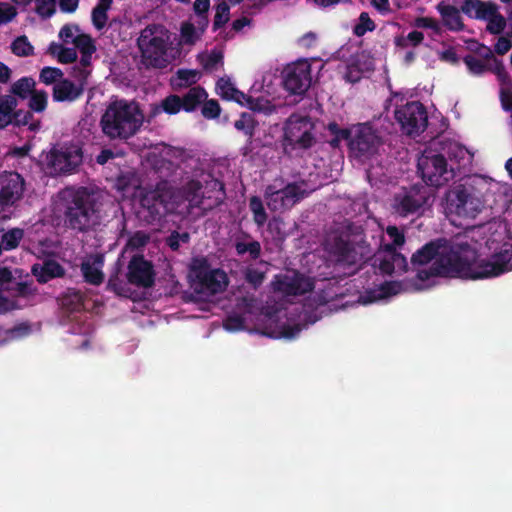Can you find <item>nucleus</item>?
Here are the masks:
<instances>
[{
	"label": "nucleus",
	"mask_w": 512,
	"mask_h": 512,
	"mask_svg": "<svg viewBox=\"0 0 512 512\" xmlns=\"http://www.w3.org/2000/svg\"><path fill=\"white\" fill-rule=\"evenodd\" d=\"M265 277V272L253 267H247L244 272L245 281L254 289H257L262 285Z\"/></svg>",
	"instance_id": "obj_50"
},
{
	"label": "nucleus",
	"mask_w": 512,
	"mask_h": 512,
	"mask_svg": "<svg viewBox=\"0 0 512 512\" xmlns=\"http://www.w3.org/2000/svg\"><path fill=\"white\" fill-rule=\"evenodd\" d=\"M257 122L255 121L254 117L250 113H242L234 123V127L238 130L244 133L245 136H247V144L242 148L243 155L247 156L251 152V144H252V138L255 133Z\"/></svg>",
	"instance_id": "obj_31"
},
{
	"label": "nucleus",
	"mask_w": 512,
	"mask_h": 512,
	"mask_svg": "<svg viewBox=\"0 0 512 512\" xmlns=\"http://www.w3.org/2000/svg\"><path fill=\"white\" fill-rule=\"evenodd\" d=\"M176 74L178 79L183 82L180 85L185 86L195 84L199 78L198 71L192 69H179Z\"/></svg>",
	"instance_id": "obj_55"
},
{
	"label": "nucleus",
	"mask_w": 512,
	"mask_h": 512,
	"mask_svg": "<svg viewBox=\"0 0 512 512\" xmlns=\"http://www.w3.org/2000/svg\"><path fill=\"white\" fill-rule=\"evenodd\" d=\"M18 105L17 99L12 95L0 96V129L6 128L13 122V112Z\"/></svg>",
	"instance_id": "obj_33"
},
{
	"label": "nucleus",
	"mask_w": 512,
	"mask_h": 512,
	"mask_svg": "<svg viewBox=\"0 0 512 512\" xmlns=\"http://www.w3.org/2000/svg\"><path fill=\"white\" fill-rule=\"evenodd\" d=\"M25 182L23 177L13 171L0 173V211L13 206L21 199Z\"/></svg>",
	"instance_id": "obj_20"
},
{
	"label": "nucleus",
	"mask_w": 512,
	"mask_h": 512,
	"mask_svg": "<svg viewBox=\"0 0 512 512\" xmlns=\"http://www.w3.org/2000/svg\"><path fill=\"white\" fill-rule=\"evenodd\" d=\"M77 60V52L74 48L61 47L58 52V61L62 64H71Z\"/></svg>",
	"instance_id": "obj_59"
},
{
	"label": "nucleus",
	"mask_w": 512,
	"mask_h": 512,
	"mask_svg": "<svg viewBox=\"0 0 512 512\" xmlns=\"http://www.w3.org/2000/svg\"><path fill=\"white\" fill-rule=\"evenodd\" d=\"M479 54L484 59L492 61V63L488 65V71L493 72L497 76L502 87H512V78L506 71L503 62L494 57L492 50L489 47L481 45Z\"/></svg>",
	"instance_id": "obj_28"
},
{
	"label": "nucleus",
	"mask_w": 512,
	"mask_h": 512,
	"mask_svg": "<svg viewBox=\"0 0 512 512\" xmlns=\"http://www.w3.org/2000/svg\"><path fill=\"white\" fill-rule=\"evenodd\" d=\"M207 98L208 93L199 85L189 88L182 96L170 94L162 99L159 104L150 105L148 121L150 122L163 112L168 115H175L181 110L187 113L194 112Z\"/></svg>",
	"instance_id": "obj_6"
},
{
	"label": "nucleus",
	"mask_w": 512,
	"mask_h": 512,
	"mask_svg": "<svg viewBox=\"0 0 512 512\" xmlns=\"http://www.w3.org/2000/svg\"><path fill=\"white\" fill-rule=\"evenodd\" d=\"M137 45L147 64L155 68L162 67L166 53V42L162 37L154 35V31L147 27L141 31Z\"/></svg>",
	"instance_id": "obj_18"
},
{
	"label": "nucleus",
	"mask_w": 512,
	"mask_h": 512,
	"mask_svg": "<svg viewBox=\"0 0 512 512\" xmlns=\"http://www.w3.org/2000/svg\"><path fill=\"white\" fill-rule=\"evenodd\" d=\"M235 89L229 78L221 77L216 83L217 93L224 100L230 101Z\"/></svg>",
	"instance_id": "obj_52"
},
{
	"label": "nucleus",
	"mask_w": 512,
	"mask_h": 512,
	"mask_svg": "<svg viewBox=\"0 0 512 512\" xmlns=\"http://www.w3.org/2000/svg\"><path fill=\"white\" fill-rule=\"evenodd\" d=\"M512 47L509 36H501L494 45V51L498 55L506 54Z\"/></svg>",
	"instance_id": "obj_62"
},
{
	"label": "nucleus",
	"mask_w": 512,
	"mask_h": 512,
	"mask_svg": "<svg viewBox=\"0 0 512 512\" xmlns=\"http://www.w3.org/2000/svg\"><path fill=\"white\" fill-rule=\"evenodd\" d=\"M48 102V94L44 90H34L29 96L28 106L31 111L41 113L45 111Z\"/></svg>",
	"instance_id": "obj_40"
},
{
	"label": "nucleus",
	"mask_w": 512,
	"mask_h": 512,
	"mask_svg": "<svg viewBox=\"0 0 512 512\" xmlns=\"http://www.w3.org/2000/svg\"><path fill=\"white\" fill-rule=\"evenodd\" d=\"M31 272L40 284H45L54 278H60L65 275L64 267L53 259H47L42 264H34Z\"/></svg>",
	"instance_id": "obj_26"
},
{
	"label": "nucleus",
	"mask_w": 512,
	"mask_h": 512,
	"mask_svg": "<svg viewBox=\"0 0 512 512\" xmlns=\"http://www.w3.org/2000/svg\"><path fill=\"white\" fill-rule=\"evenodd\" d=\"M61 79L63 72L59 68L47 66L40 71L39 80L46 85L55 84Z\"/></svg>",
	"instance_id": "obj_47"
},
{
	"label": "nucleus",
	"mask_w": 512,
	"mask_h": 512,
	"mask_svg": "<svg viewBox=\"0 0 512 512\" xmlns=\"http://www.w3.org/2000/svg\"><path fill=\"white\" fill-rule=\"evenodd\" d=\"M102 265V257L98 255L92 263L90 261H83L80 268L85 282L95 286L100 285L104 280V274L101 270Z\"/></svg>",
	"instance_id": "obj_30"
},
{
	"label": "nucleus",
	"mask_w": 512,
	"mask_h": 512,
	"mask_svg": "<svg viewBox=\"0 0 512 512\" xmlns=\"http://www.w3.org/2000/svg\"><path fill=\"white\" fill-rule=\"evenodd\" d=\"M469 245L452 244L445 238L432 240L418 249L411 257L413 266L428 264L431 260L442 258V255H463V251L468 250Z\"/></svg>",
	"instance_id": "obj_15"
},
{
	"label": "nucleus",
	"mask_w": 512,
	"mask_h": 512,
	"mask_svg": "<svg viewBox=\"0 0 512 512\" xmlns=\"http://www.w3.org/2000/svg\"><path fill=\"white\" fill-rule=\"evenodd\" d=\"M380 145L381 139L375 131L367 124H359L353 129L348 149L353 157L365 160L374 156Z\"/></svg>",
	"instance_id": "obj_14"
},
{
	"label": "nucleus",
	"mask_w": 512,
	"mask_h": 512,
	"mask_svg": "<svg viewBox=\"0 0 512 512\" xmlns=\"http://www.w3.org/2000/svg\"><path fill=\"white\" fill-rule=\"evenodd\" d=\"M16 9L11 5H0V24L8 23L16 16Z\"/></svg>",
	"instance_id": "obj_63"
},
{
	"label": "nucleus",
	"mask_w": 512,
	"mask_h": 512,
	"mask_svg": "<svg viewBox=\"0 0 512 512\" xmlns=\"http://www.w3.org/2000/svg\"><path fill=\"white\" fill-rule=\"evenodd\" d=\"M275 289L289 296L304 295L314 289V281L304 274L294 271L291 275L276 276Z\"/></svg>",
	"instance_id": "obj_23"
},
{
	"label": "nucleus",
	"mask_w": 512,
	"mask_h": 512,
	"mask_svg": "<svg viewBox=\"0 0 512 512\" xmlns=\"http://www.w3.org/2000/svg\"><path fill=\"white\" fill-rule=\"evenodd\" d=\"M415 26L418 28L431 29L435 33L441 32V27L439 22L432 17H418L415 20Z\"/></svg>",
	"instance_id": "obj_57"
},
{
	"label": "nucleus",
	"mask_w": 512,
	"mask_h": 512,
	"mask_svg": "<svg viewBox=\"0 0 512 512\" xmlns=\"http://www.w3.org/2000/svg\"><path fill=\"white\" fill-rule=\"evenodd\" d=\"M465 65L467 66L469 72L473 75L480 76L488 71V64H486L483 60L478 59L472 54H468L463 58Z\"/></svg>",
	"instance_id": "obj_44"
},
{
	"label": "nucleus",
	"mask_w": 512,
	"mask_h": 512,
	"mask_svg": "<svg viewBox=\"0 0 512 512\" xmlns=\"http://www.w3.org/2000/svg\"><path fill=\"white\" fill-rule=\"evenodd\" d=\"M200 107L201 114L205 119H216L220 116L221 107L215 99H206Z\"/></svg>",
	"instance_id": "obj_48"
},
{
	"label": "nucleus",
	"mask_w": 512,
	"mask_h": 512,
	"mask_svg": "<svg viewBox=\"0 0 512 512\" xmlns=\"http://www.w3.org/2000/svg\"><path fill=\"white\" fill-rule=\"evenodd\" d=\"M460 9L470 18L486 19L487 15L495 12V4L481 0H463Z\"/></svg>",
	"instance_id": "obj_29"
},
{
	"label": "nucleus",
	"mask_w": 512,
	"mask_h": 512,
	"mask_svg": "<svg viewBox=\"0 0 512 512\" xmlns=\"http://www.w3.org/2000/svg\"><path fill=\"white\" fill-rule=\"evenodd\" d=\"M249 208L253 213V220L258 227H261L267 221V213L262 200L258 196H252L249 200Z\"/></svg>",
	"instance_id": "obj_38"
},
{
	"label": "nucleus",
	"mask_w": 512,
	"mask_h": 512,
	"mask_svg": "<svg viewBox=\"0 0 512 512\" xmlns=\"http://www.w3.org/2000/svg\"><path fill=\"white\" fill-rule=\"evenodd\" d=\"M127 280L137 287L150 288L155 283V270L151 261L141 254L134 255L127 267Z\"/></svg>",
	"instance_id": "obj_21"
},
{
	"label": "nucleus",
	"mask_w": 512,
	"mask_h": 512,
	"mask_svg": "<svg viewBox=\"0 0 512 512\" xmlns=\"http://www.w3.org/2000/svg\"><path fill=\"white\" fill-rule=\"evenodd\" d=\"M469 258L464 255H442V258H436L432 266L427 269H419L416 273V280L422 282L417 286L423 289L430 284H424L435 277H459L467 279L469 275Z\"/></svg>",
	"instance_id": "obj_7"
},
{
	"label": "nucleus",
	"mask_w": 512,
	"mask_h": 512,
	"mask_svg": "<svg viewBox=\"0 0 512 512\" xmlns=\"http://www.w3.org/2000/svg\"><path fill=\"white\" fill-rule=\"evenodd\" d=\"M175 192L167 181L157 183L154 188H144L140 193L139 218L147 224L159 223L174 209Z\"/></svg>",
	"instance_id": "obj_3"
},
{
	"label": "nucleus",
	"mask_w": 512,
	"mask_h": 512,
	"mask_svg": "<svg viewBox=\"0 0 512 512\" xmlns=\"http://www.w3.org/2000/svg\"><path fill=\"white\" fill-rule=\"evenodd\" d=\"M469 275L467 279H483L498 276L512 270V248L505 245L503 249L492 255L491 260L472 263L469 259Z\"/></svg>",
	"instance_id": "obj_13"
},
{
	"label": "nucleus",
	"mask_w": 512,
	"mask_h": 512,
	"mask_svg": "<svg viewBox=\"0 0 512 512\" xmlns=\"http://www.w3.org/2000/svg\"><path fill=\"white\" fill-rule=\"evenodd\" d=\"M223 60V55L221 52L212 51L209 55H207L202 60V66L205 70H213L217 67L219 63Z\"/></svg>",
	"instance_id": "obj_58"
},
{
	"label": "nucleus",
	"mask_w": 512,
	"mask_h": 512,
	"mask_svg": "<svg viewBox=\"0 0 512 512\" xmlns=\"http://www.w3.org/2000/svg\"><path fill=\"white\" fill-rule=\"evenodd\" d=\"M199 180H189L181 188L180 193L191 208H200L204 212L221 206L226 198L224 183L216 178L206 181L205 189Z\"/></svg>",
	"instance_id": "obj_4"
},
{
	"label": "nucleus",
	"mask_w": 512,
	"mask_h": 512,
	"mask_svg": "<svg viewBox=\"0 0 512 512\" xmlns=\"http://www.w3.org/2000/svg\"><path fill=\"white\" fill-rule=\"evenodd\" d=\"M230 20V6L226 1H221L215 6V15L212 23V31L223 28Z\"/></svg>",
	"instance_id": "obj_36"
},
{
	"label": "nucleus",
	"mask_w": 512,
	"mask_h": 512,
	"mask_svg": "<svg viewBox=\"0 0 512 512\" xmlns=\"http://www.w3.org/2000/svg\"><path fill=\"white\" fill-rule=\"evenodd\" d=\"M330 254L335 260V266L347 271L345 275H352L357 270V263L361 260L354 244L349 237L336 236L333 238Z\"/></svg>",
	"instance_id": "obj_19"
},
{
	"label": "nucleus",
	"mask_w": 512,
	"mask_h": 512,
	"mask_svg": "<svg viewBox=\"0 0 512 512\" xmlns=\"http://www.w3.org/2000/svg\"><path fill=\"white\" fill-rule=\"evenodd\" d=\"M499 98L504 111H512V87H501Z\"/></svg>",
	"instance_id": "obj_61"
},
{
	"label": "nucleus",
	"mask_w": 512,
	"mask_h": 512,
	"mask_svg": "<svg viewBox=\"0 0 512 512\" xmlns=\"http://www.w3.org/2000/svg\"><path fill=\"white\" fill-rule=\"evenodd\" d=\"M33 119L32 111L14 110L13 122L15 126H25Z\"/></svg>",
	"instance_id": "obj_60"
},
{
	"label": "nucleus",
	"mask_w": 512,
	"mask_h": 512,
	"mask_svg": "<svg viewBox=\"0 0 512 512\" xmlns=\"http://www.w3.org/2000/svg\"><path fill=\"white\" fill-rule=\"evenodd\" d=\"M124 288L123 282L119 279L117 275L110 276L107 282V289L115 292L118 295H122Z\"/></svg>",
	"instance_id": "obj_64"
},
{
	"label": "nucleus",
	"mask_w": 512,
	"mask_h": 512,
	"mask_svg": "<svg viewBox=\"0 0 512 512\" xmlns=\"http://www.w3.org/2000/svg\"><path fill=\"white\" fill-rule=\"evenodd\" d=\"M386 233L392 240V243L386 245V250L392 252L397 246H402L405 243V236L396 226H388Z\"/></svg>",
	"instance_id": "obj_51"
},
{
	"label": "nucleus",
	"mask_w": 512,
	"mask_h": 512,
	"mask_svg": "<svg viewBox=\"0 0 512 512\" xmlns=\"http://www.w3.org/2000/svg\"><path fill=\"white\" fill-rule=\"evenodd\" d=\"M24 237V230L21 228H12L5 232L1 237V246L5 251H10L19 246Z\"/></svg>",
	"instance_id": "obj_37"
},
{
	"label": "nucleus",
	"mask_w": 512,
	"mask_h": 512,
	"mask_svg": "<svg viewBox=\"0 0 512 512\" xmlns=\"http://www.w3.org/2000/svg\"><path fill=\"white\" fill-rule=\"evenodd\" d=\"M190 276L195 293L215 295L228 286L227 274L221 269H211L205 257L193 258L190 264Z\"/></svg>",
	"instance_id": "obj_5"
},
{
	"label": "nucleus",
	"mask_w": 512,
	"mask_h": 512,
	"mask_svg": "<svg viewBox=\"0 0 512 512\" xmlns=\"http://www.w3.org/2000/svg\"><path fill=\"white\" fill-rule=\"evenodd\" d=\"M4 290L11 292L17 297H29L36 294L37 289L29 282H17L13 287H4Z\"/></svg>",
	"instance_id": "obj_45"
},
{
	"label": "nucleus",
	"mask_w": 512,
	"mask_h": 512,
	"mask_svg": "<svg viewBox=\"0 0 512 512\" xmlns=\"http://www.w3.org/2000/svg\"><path fill=\"white\" fill-rule=\"evenodd\" d=\"M446 209L459 217L474 218L481 211V201L463 184L455 185L445 194Z\"/></svg>",
	"instance_id": "obj_11"
},
{
	"label": "nucleus",
	"mask_w": 512,
	"mask_h": 512,
	"mask_svg": "<svg viewBox=\"0 0 512 512\" xmlns=\"http://www.w3.org/2000/svg\"><path fill=\"white\" fill-rule=\"evenodd\" d=\"M314 125L308 116L292 114L285 122L283 146L286 150L309 149L315 143Z\"/></svg>",
	"instance_id": "obj_8"
},
{
	"label": "nucleus",
	"mask_w": 512,
	"mask_h": 512,
	"mask_svg": "<svg viewBox=\"0 0 512 512\" xmlns=\"http://www.w3.org/2000/svg\"><path fill=\"white\" fill-rule=\"evenodd\" d=\"M62 205L65 228L77 233H86L99 224L97 201L87 188L67 190Z\"/></svg>",
	"instance_id": "obj_2"
},
{
	"label": "nucleus",
	"mask_w": 512,
	"mask_h": 512,
	"mask_svg": "<svg viewBox=\"0 0 512 512\" xmlns=\"http://www.w3.org/2000/svg\"><path fill=\"white\" fill-rule=\"evenodd\" d=\"M233 246L238 256H243L247 253L251 260H257L261 256L262 248L260 242L254 240L248 233H242L240 236H237Z\"/></svg>",
	"instance_id": "obj_27"
},
{
	"label": "nucleus",
	"mask_w": 512,
	"mask_h": 512,
	"mask_svg": "<svg viewBox=\"0 0 512 512\" xmlns=\"http://www.w3.org/2000/svg\"><path fill=\"white\" fill-rule=\"evenodd\" d=\"M284 89L292 95H303L311 85V66L307 61L287 65L282 72Z\"/></svg>",
	"instance_id": "obj_17"
},
{
	"label": "nucleus",
	"mask_w": 512,
	"mask_h": 512,
	"mask_svg": "<svg viewBox=\"0 0 512 512\" xmlns=\"http://www.w3.org/2000/svg\"><path fill=\"white\" fill-rule=\"evenodd\" d=\"M145 116L138 102L116 99L111 101L100 118V128L109 140L127 141L143 126Z\"/></svg>",
	"instance_id": "obj_1"
},
{
	"label": "nucleus",
	"mask_w": 512,
	"mask_h": 512,
	"mask_svg": "<svg viewBox=\"0 0 512 512\" xmlns=\"http://www.w3.org/2000/svg\"><path fill=\"white\" fill-rule=\"evenodd\" d=\"M306 186L305 180L288 183L282 188H277L274 184L268 185L264 192L268 208L275 212L290 209L308 196Z\"/></svg>",
	"instance_id": "obj_9"
},
{
	"label": "nucleus",
	"mask_w": 512,
	"mask_h": 512,
	"mask_svg": "<svg viewBox=\"0 0 512 512\" xmlns=\"http://www.w3.org/2000/svg\"><path fill=\"white\" fill-rule=\"evenodd\" d=\"M417 167L423 181L428 186H443L454 177L453 169H448L445 156L433 151H425L418 159Z\"/></svg>",
	"instance_id": "obj_10"
},
{
	"label": "nucleus",
	"mask_w": 512,
	"mask_h": 512,
	"mask_svg": "<svg viewBox=\"0 0 512 512\" xmlns=\"http://www.w3.org/2000/svg\"><path fill=\"white\" fill-rule=\"evenodd\" d=\"M181 37L185 44L193 45L201 37L196 27L189 21L182 22L180 27Z\"/></svg>",
	"instance_id": "obj_46"
},
{
	"label": "nucleus",
	"mask_w": 512,
	"mask_h": 512,
	"mask_svg": "<svg viewBox=\"0 0 512 512\" xmlns=\"http://www.w3.org/2000/svg\"><path fill=\"white\" fill-rule=\"evenodd\" d=\"M73 43L81 54H93L96 46L92 37L88 34H79L73 38Z\"/></svg>",
	"instance_id": "obj_43"
},
{
	"label": "nucleus",
	"mask_w": 512,
	"mask_h": 512,
	"mask_svg": "<svg viewBox=\"0 0 512 512\" xmlns=\"http://www.w3.org/2000/svg\"><path fill=\"white\" fill-rule=\"evenodd\" d=\"M488 21L487 31L491 34L498 35L503 32L506 27V19L503 15L498 12L497 6L495 5V12L487 15L485 19Z\"/></svg>",
	"instance_id": "obj_41"
},
{
	"label": "nucleus",
	"mask_w": 512,
	"mask_h": 512,
	"mask_svg": "<svg viewBox=\"0 0 512 512\" xmlns=\"http://www.w3.org/2000/svg\"><path fill=\"white\" fill-rule=\"evenodd\" d=\"M83 94V83L76 84L68 78H63L54 84L52 98L54 102H74Z\"/></svg>",
	"instance_id": "obj_24"
},
{
	"label": "nucleus",
	"mask_w": 512,
	"mask_h": 512,
	"mask_svg": "<svg viewBox=\"0 0 512 512\" xmlns=\"http://www.w3.org/2000/svg\"><path fill=\"white\" fill-rule=\"evenodd\" d=\"M107 12V10L96 6L92 9V22L96 29L101 30L106 26L108 20Z\"/></svg>",
	"instance_id": "obj_56"
},
{
	"label": "nucleus",
	"mask_w": 512,
	"mask_h": 512,
	"mask_svg": "<svg viewBox=\"0 0 512 512\" xmlns=\"http://www.w3.org/2000/svg\"><path fill=\"white\" fill-rule=\"evenodd\" d=\"M35 12L43 19L52 17L56 12L55 0H35Z\"/></svg>",
	"instance_id": "obj_49"
},
{
	"label": "nucleus",
	"mask_w": 512,
	"mask_h": 512,
	"mask_svg": "<svg viewBox=\"0 0 512 512\" xmlns=\"http://www.w3.org/2000/svg\"><path fill=\"white\" fill-rule=\"evenodd\" d=\"M11 51L19 57H27L34 54V47L29 42L27 36H18L11 44Z\"/></svg>",
	"instance_id": "obj_39"
},
{
	"label": "nucleus",
	"mask_w": 512,
	"mask_h": 512,
	"mask_svg": "<svg viewBox=\"0 0 512 512\" xmlns=\"http://www.w3.org/2000/svg\"><path fill=\"white\" fill-rule=\"evenodd\" d=\"M429 197L427 187L416 184L394 196L393 209L399 216L407 217L418 213L427 204Z\"/></svg>",
	"instance_id": "obj_16"
},
{
	"label": "nucleus",
	"mask_w": 512,
	"mask_h": 512,
	"mask_svg": "<svg viewBox=\"0 0 512 512\" xmlns=\"http://www.w3.org/2000/svg\"><path fill=\"white\" fill-rule=\"evenodd\" d=\"M223 326L227 331L234 332L244 329L245 319L240 314H231L226 317Z\"/></svg>",
	"instance_id": "obj_53"
},
{
	"label": "nucleus",
	"mask_w": 512,
	"mask_h": 512,
	"mask_svg": "<svg viewBox=\"0 0 512 512\" xmlns=\"http://www.w3.org/2000/svg\"><path fill=\"white\" fill-rule=\"evenodd\" d=\"M35 81L31 77H22L14 82L10 88V92L20 99H27L35 90Z\"/></svg>",
	"instance_id": "obj_35"
},
{
	"label": "nucleus",
	"mask_w": 512,
	"mask_h": 512,
	"mask_svg": "<svg viewBox=\"0 0 512 512\" xmlns=\"http://www.w3.org/2000/svg\"><path fill=\"white\" fill-rule=\"evenodd\" d=\"M327 129L333 136L328 141L332 148H339L342 141H346L347 146L349 147V141L352 138L353 129L341 128L336 122H330Z\"/></svg>",
	"instance_id": "obj_34"
},
{
	"label": "nucleus",
	"mask_w": 512,
	"mask_h": 512,
	"mask_svg": "<svg viewBox=\"0 0 512 512\" xmlns=\"http://www.w3.org/2000/svg\"><path fill=\"white\" fill-rule=\"evenodd\" d=\"M80 148L53 150L49 156V166L55 175L71 174L82 163Z\"/></svg>",
	"instance_id": "obj_22"
},
{
	"label": "nucleus",
	"mask_w": 512,
	"mask_h": 512,
	"mask_svg": "<svg viewBox=\"0 0 512 512\" xmlns=\"http://www.w3.org/2000/svg\"><path fill=\"white\" fill-rule=\"evenodd\" d=\"M436 10L441 17L442 25L451 32H461L465 28L461 9L441 1L436 5Z\"/></svg>",
	"instance_id": "obj_25"
},
{
	"label": "nucleus",
	"mask_w": 512,
	"mask_h": 512,
	"mask_svg": "<svg viewBox=\"0 0 512 512\" xmlns=\"http://www.w3.org/2000/svg\"><path fill=\"white\" fill-rule=\"evenodd\" d=\"M394 116L402 132L408 136L420 135L428 125L427 110L419 101L408 102L397 107Z\"/></svg>",
	"instance_id": "obj_12"
},
{
	"label": "nucleus",
	"mask_w": 512,
	"mask_h": 512,
	"mask_svg": "<svg viewBox=\"0 0 512 512\" xmlns=\"http://www.w3.org/2000/svg\"><path fill=\"white\" fill-rule=\"evenodd\" d=\"M62 308L69 312L80 311L84 305L83 293L75 288H68L59 298Z\"/></svg>",
	"instance_id": "obj_32"
},
{
	"label": "nucleus",
	"mask_w": 512,
	"mask_h": 512,
	"mask_svg": "<svg viewBox=\"0 0 512 512\" xmlns=\"http://www.w3.org/2000/svg\"><path fill=\"white\" fill-rule=\"evenodd\" d=\"M190 240V235L188 232L179 233L177 231H173L166 239V244L168 247L177 251L180 247L181 243H188Z\"/></svg>",
	"instance_id": "obj_54"
},
{
	"label": "nucleus",
	"mask_w": 512,
	"mask_h": 512,
	"mask_svg": "<svg viewBox=\"0 0 512 512\" xmlns=\"http://www.w3.org/2000/svg\"><path fill=\"white\" fill-rule=\"evenodd\" d=\"M376 29V24L370 18L367 12H361L357 24L353 28V34L357 37L364 36L367 32H372Z\"/></svg>",
	"instance_id": "obj_42"
}]
</instances>
